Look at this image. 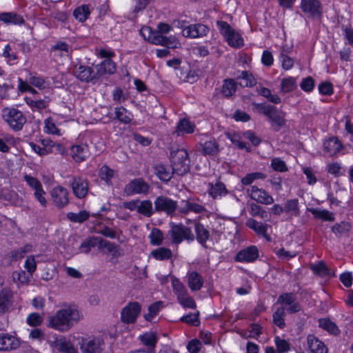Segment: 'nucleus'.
<instances>
[{
  "instance_id": "nucleus-1",
  "label": "nucleus",
  "mask_w": 353,
  "mask_h": 353,
  "mask_svg": "<svg viewBox=\"0 0 353 353\" xmlns=\"http://www.w3.org/2000/svg\"><path fill=\"white\" fill-rule=\"evenodd\" d=\"M81 319L79 311L74 306L61 309L48 319V326L60 332H67Z\"/></svg>"
},
{
  "instance_id": "nucleus-2",
  "label": "nucleus",
  "mask_w": 353,
  "mask_h": 353,
  "mask_svg": "<svg viewBox=\"0 0 353 353\" xmlns=\"http://www.w3.org/2000/svg\"><path fill=\"white\" fill-rule=\"evenodd\" d=\"M253 110L265 116L275 132H279L285 125V113L279 110L274 105L266 103H253Z\"/></svg>"
},
{
  "instance_id": "nucleus-3",
  "label": "nucleus",
  "mask_w": 353,
  "mask_h": 353,
  "mask_svg": "<svg viewBox=\"0 0 353 353\" xmlns=\"http://www.w3.org/2000/svg\"><path fill=\"white\" fill-rule=\"evenodd\" d=\"M171 165L176 174L183 176L190 171V160L187 150L184 148H176L170 152Z\"/></svg>"
},
{
  "instance_id": "nucleus-4",
  "label": "nucleus",
  "mask_w": 353,
  "mask_h": 353,
  "mask_svg": "<svg viewBox=\"0 0 353 353\" xmlns=\"http://www.w3.org/2000/svg\"><path fill=\"white\" fill-rule=\"evenodd\" d=\"M170 229L168 234L170 236L171 241L174 244H179L183 241L186 240L188 242L194 241V234L192 233L190 228H188L181 223L176 224L170 223Z\"/></svg>"
},
{
  "instance_id": "nucleus-5",
  "label": "nucleus",
  "mask_w": 353,
  "mask_h": 353,
  "mask_svg": "<svg viewBox=\"0 0 353 353\" xmlns=\"http://www.w3.org/2000/svg\"><path fill=\"white\" fill-rule=\"evenodd\" d=\"M3 117L14 131L21 130L27 121L23 112L15 108H6L3 109Z\"/></svg>"
},
{
  "instance_id": "nucleus-6",
  "label": "nucleus",
  "mask_w": 353,
  "mask_h": 353,
  "mask_svg": "<svg viewBox=\"0 0 353 353\" xmlns=\"http://www.w3.org/2000/svg\"><path fill=\"white\" fill-rule=\"evenodd\" d=\"M140 33L143 37L149 40L151 43L156 45H161L168 48H175L176 39L174 36L169 37L161 35L159 33H151V29L149 27L143 28Z\"/></svg>"
},
{
  "instance_id": "nucleus-7",
  "label": "nucleus",
  "mask_w": 353,
  "mask_h": 353,
  "mask_svg": "<svg viewBox=\"0 0 353 353\" xmlns=\"http://www.w3.org/2000/svg\"><path fill=\"white\" fill-rule=\"evenodd\" d=\"M154 204L155 211L165 212L169 216H172L177 208V202L165 196H157Z\"/></svg>"
},
{
  "instance_id": "nucleus-8",
  "label": "nucleus",
  "mask_w": 353,
  "mask_h": 353,
  "mask_svg": "<svg viewBox=\"0 0 353 353\" xmlns=\"http://www.w3.org/2000/svg\"><path fill=\"white\" fill-rule=\"evenodd\" d=\"M103 341L100 338H81L79 341L81 353H101Z\"/></svg>"
},
{
  "instance_id": "nucleus-9",
  "label": "nucleus",
  "mask_w": 353,
  "mask_h": 353,
  "mask_svg": "<svg viewBox=\"0 0 353 353\" xmlns=\"http://www.w3.org/2000/svg\"><path fill=\"white\" fill-rule=\"evenodd\" d=\"M150 185L142 178H137L132 180L124 188L126 195L137 194H146L148 193Z\"/></svg>"
},
{
  "instance_id": "nucleus-10",
  "label": "nucleus",
  "mask_w": 353,
  "mask_h": 353,
  "mask_svg": "<svg viewBox=\"0 0 353 353\" xmlns=\"http://www.w3.org/2000/svg\"><path fill=\"white\" fill-rule=\"evenodd\" d=\"M276 303L286 306L285 308L290 314L296 313L301 310V307L296 301V296L293 293L281 294L279 296Z\"/></svg>"
},
{
  "instance_id": "nucleus-11",
  "label": "nucleus",
  "mask_w": 353,
  "mask_h": 353,
  "mask_svg": "<svg viewBox=\"0 0 353 353\" xmlns=\"http://www.w3.org/2000/svg\"><path fill=\"white\" fill-rule=\"evenodd\" d=\"M24 179L27 183L33 190H34V195L37 200L41 203L42 206L46 207L47 205V201L44 196L46 192L43 190L41 182L37 178L27 174L24 176Z\"/></svg>"
},
{
  "instance_id": "nucleus-12",
  "label": "nucleus",
  "mask_w": 353,
  "mask_h": 353,
  "mask_svg": "<svg viewBox=\"0 0 353 353\" xmlns=\"http://www.w3.org/2000/svg\"><path fill=\"white\" fill-rule=\"evenodd\" d=\"M68 191L66 188L57 186L51 191V198L53 204L58 208H63L69 203Z\"/></svg>"
},
{
  "instance_id": "nucleus-13",
  "label": "nucleus",
  "mask_w": 353,
  "mask_h": 353,
  "mask_svg": "<svg viewBox=\"0 0 353 353\" xmlns=\"http://www.w3.org/2000/svg\"><path fill=\"white\" fill-rule=\"evenodd\" d=\"M73 72L74 76L81 81L90 82L98 79L97 72L87 65L77 64Z\"/></svg>"
},
{
  "instance_id": "nucleus-14",
  "label": "nucleus",
  "mask_w": 353,
  "mask_h": 353,
  "mask_svg": "<svg viewBox=\"0 0 353 353\" xmlns=\"http://www.w3.org/2000/svg\"><path fill=\"white\" fill-rule=\"evenodd\" d=\"M141 312V305L137 302L128 303L121 312V319L125 323H134Z\"/></svg>"
},
{
  "instance_id": "nucleus-15",
  "label": "nucleus",
  "mask_w": 353,
  "mask_h": 353,
  "mask_svg": "<svg viewBox=\"0 0 353 353\" xmlns=\"http://www.w3.org/2000/svg\"><path fill=\"white\" fill-rule=\"evenodd\" d=\"M250 198L257 203L269 205L274 203V199L265 190L253 185L248 190Z\"/></svg>"
},
{
  "instance_id": "nucleus-16",
  "label": "nucleus",
  "mask_w": 353,
  "mask_h": 353,
  "mask_svg": "<svg viewBox=\"0 0 353 353\" xmlns=\"http://www.w3.org/2000/svg\"><path fill=\"white\" fill-rule=\"evenodd\" d=\"M301 10L311 17H320L321 6L319 0H301Z\"/></svg>"
},
{
  "instance_id": "nucleus-17",
  "label": "nucleus",
  "mask_w": 353,
  "mask_h": 353,
  "mask_svg": "<svg viewBox=\"0 0 353 353\" xmlns=\"http://www.w3.org/2000/svg\"><path fill=\"white\" fill-rule=\"evenodd\" d=\"M259 256V250L256 246L252 245L239 251L235 261L239 262L250 263L254 261Z\"/></svg>"
},
{
  "instance_id": "nucleus-18",
  "label": "nucleus",
  "mask_w": 353,
  "mask_h": 353,
  "mask_svg": "<svg viewBox=\"0 0 353 353\" xmlns=\"http://www.w3.org/2000/svg\"><path fill=\"white\" fill-rule=\"evenodd\" d=\"M209 31L208 26L198 23L190 25L183 28L182 33L184 37L196 38L205 36Z\"/></svg>"
},
{
  "instance_id": "nucleus-19",
  "label": "nucleus",
  "mask_w": 353,
  "mask_h": 353,
  "mask_svg": "<svg viewBox=\"0 0 353 353\" xmlns=\"http://www.w3.org/2000/svg\"><path fill=\"white\" fill-rule=\"evenodd\" d=\"M70 185L72 192L77 197L82 199L87 195L88 184L86 179L81 177H74Z\"/></svg>"
},
{
  "instance_id": "nucleus-20",
  "label": "nucleus",
  "mask_w": 353,
  "mask_h": 353,
  "mask_svg": "<svg viewBox=\"0 0 353 353\" xmlns=\"http://www.w3.org/2000/svg\"><path fill=\"white\" fill-rule=\"evenodd\" d=\"M195 239L198 243L204 248H207V241L210 238V231L201 223H194Z\"/></svg>"
},
{
  "instance_id": "nucleus-21",
  "label": "nucleus",
  "mask_w": 353,
  "mask_h": 353,
  "mask_svg": "<svg viewBox=\"0 0 353 353\" xmlns=\"http://www.w3.org/2000/svg\"><path fill=\"white\" fill-rule=\"evenodd\" d=\"M19 346L20 341L16 337L9 334H0V350H15Z\"/></svg>"
},
{
  "instance_id": "nucleus-22",
  "label": "nucleus",
  "mask_w": 353,
  "mask_h": 353,
  "mask_svg": "<svg viewBox=\"0 0 353 353\" xmlns=\"http://www.w3.org/2000/svg\"><path fill=\"white\" fill-rule=\"evenodd\" d=\"M245 225L247 227L254 230L258 235H262L267 241H270V237L267 234L268 228L269 227L268 224L259 222L254 219L250 218L246 221Z\"/></svg>"
},
{
  "instance_id": "nucleus-23",
  "label": "nucleus",
  "mask_w": 353,
  "mask_h": 353,
  "mask_svg": "<svg viewBox=\"0 0 353 353\" xmlns=\"http://www.w3.org/2000/svg\"><path fill=\"white\" fill-rule=\"evenodd\" d=\"M307 343L311 353H327L325 344L313 334L307 336Z\"/></svg>"
},
{
  "instance_id": "nucleus-24",
  "label": "nucleus",
  "mask_w": 353,
  "mask_h": 353,
  "mask_svg": "<svg viewBox=\"0 0 353 353\" xmlns=\"http://www.w3.org/2000/svg\"><path fill=\"white\" fill-rule=\"evenodd\" d=\"M98 79L105 74H112L116 71V64L110 59H105L96 65Z\"/></svg>"
},
{
  "instance_id": "nucleus-25",
  "label": "nucleus",
  "mask_w": 353,
  "mask_h": 353,
  "mask_svg": "<svg viewBox=\"0 0 353 353\" xmlns=\"http://www.w3.org/2000/svg\"><path fill=\"white\" fill-rule=\"evenodd\" d=\"M188 284L192 291H198L203 285V277L197 272H191L188 274Z\"/></svg>"
},
{
  "instance_id": "nucleus-26",
  "label": "nucleus",
  "mask_w": 353,
  "mask_h": 353,
  "mask_svg": "<svg viewBox=\"0 0 353 353\" xmlns=\"http://www.w3.org/2000/svg\"><path fill=\"white\" fill-rule=\"evenodd\" d=\"M55 347L61 353H78L77 349L65 337L57 339L54 341Z\"/></svg>"
},
{
  "instance_id": "nucleus-27",
  "label": "nucleus",
  "mask_w": 353,
  "mask_h": 353,
  "mask_svg": "<svg viewBox=\"0 0 353 353\" xmlns=\"http://www.w3.org/2000/svg\"><path fill=\"white\" fill-rule=\"evenodd\" d=\"M342 148V144L336 137H332L324 143V152L329 156L335 155Z\"/></svg>"
},
{
  "instance_id": "nucleus-28",
  "label": "nucleus",
  "mask_w": 353,
  "mask_h": 353,
  "mask_svg": "<svg viewBox=\"0 0 353 353\" xmlns=\"http://www.w3.org/2000/svg\"><path fill=\"white\" fill-rule=\"evenodd\" d=\"M72 158L77 162H81L88 156V147L87 145H76L71 148Z\"/></svg>"
},
{
  "instance_id": "nucleus-29",
  "label": "nucleus",
  "mask_w": 353,
  "mask_h": 353,
  "mask_svg": "<svg viewBox=\"0 0 353 353\" xmlns=\"http://www.w3.org/2000/svg\"><path fill=\"white\" fill-rule=\"evenodd\" d=\"M12 294L10 290L3 289L0 292V314L5 313L12 303Z\"/></svg>"
},
{
  "instance_id": "nucleus-30",
  "label": "nucleus",
  "mask_w": 353,
  "mask_h": 353,
  "mask_svg": "<svg viewBox=\"0 0 353 353\" xmlns=\"http://www.w3.org/2000/svg\"><path fill=\"white\" fill-rule=\"evenodd\" d=\"M182 204L183 206L180 208L179 212L183 214H188L190 212L202 213L205 211V208L203 205L190 201H183Z\"/></svg>"
},
{
  "instance_id": "nucleus-31",
  "label": "nucleus",
  "mask_w": 353,
  "mask_h": 353,
  "mask_svg": "<svg viewBox=\"0 0 353 353\" xmlns=\"http://www.w3.org/2000/svg\"><path fill=\"white\" fill-rule=\"evenodd\" d=\"M194 125L186 119H183L179 121L177 124L174 133L177 136L183 135L184 134H190L194 132Z\"/></svg>"
},
{
  "instance_id": "nucleus-32",
  "label": "nucleus",
  "mask_w": 353,
  "mask_h": 353,
  "mask_svg": "<svg viewBox=\"0 0 353 353\" xmlns=\"http://www.w3.org/2000/svg\"><path fill=\"white\" fill-rule=\"evenodd\" d=\"M0 21L7 24L20 25L24 23L23 17L14 12H2L0 13Z\"/></svg>"
},
{
  "instance_id": "nucleus-33",
  "label": "nucleus",
  "mask_w": 353,
  "mask_h": 353,
  "mask_svg": "<svg viewBox=\"0 0 353 353\" xmlns=\"http://www.w3.org/2000/svg\"><path fill=\"white\" fill-rule=\"evenodd\" d=\"M319 327L326 330L331 334L339 335L340 334V330L335 323L332 321L330 319L324 318L319 319Z\"/></svg>"
},
{
  "instance_id": "nucleus-34",
  "label": "nucleus",
  "mask_w": 353,
  "mask_h": 353,
  "mask_svg": "<svg viewBox=\"0 0 353 353\" xmlns=\"http://www.w3.org/2000/svg\"><path fill=\"white\" fill-rule=\"evenodd\" d=\"M154 168L155 174L161 180L164 181H169L172 179L173 174L175 173L172 169L171 171L170 168L162 164L157 165Z\"/></svg>"
},
{
  "instance_id": "nucleus-35",
  "label": "nucleus",
  "mask_w": 353,
  "mask_h": 353,
  "mask_svg": "<svg viewBox=\"0 0 353 353\" xmlns=\"http://www.w3.org/2000/svg\"><path fill=\"white\" fill-rule=\"evenodd\" d=\"M210 188L208 190L210 195L214 199L225 196L228 193L225 185L222 182H216L214 185L210 183Z\"/></svg>"
},
{
  "instance_id": "nucleus-36",
  "label": "nucleus",
  "mask_w": 353,
  "mask_h": 353,
  "mask_svg": "<svg viewBox=\"0 0 353 353\" xmlns=\"http://www.w3.org/2000/svg\"><path fill=\"white\" fill-rule=\"evenodd\" d=\"M154 211L155 210L152 208V203L150 200H139L138 203V213L145 217H150Z\"/></svg>"
},
{
  "instance_id": "nucleus-37",
  "label": "nucleus",
  "mask_w": 353,
  "mask_h": 353,
  "mask_svg": "<svg viewBox=\"0 0 353 353\" xmlns=\"http://www.w3.org/2000/svg\"><path fill=\"white\" fill-rule=\"evenodd\" d=\"M150 255L157 260H168L172 256V252L170 249L161 247L152 251Z\"/></svg>"
},
{
  "instance_id": "nucleus-38",
  "label": "nucleus",
  "mask_w": 353,
  "mask_h": 353,
  "mask_svg": "<svg viewBox=\"0 0 353 353\" xmlns=\"http://www.w3.org/2000/svg\"><path fill=\"white\" fill-rule=\"evenodd\" d=\"M315 218L327 221H334V217L332 212L327 210H321L318 208H308Z\"/></svg>"
},
{
  "instance_id": "nucleus-39",
  "label": "nucleus",
  "mask_w": 353,
  "mask_h": 353,
  "mask_svg": "<svg viewBox=\"0 0 353 353\" xmlns=\"http://www.w3.org/2000/svg\"><path fill=\"white\" fill-rule=\"evenodd\" d=\"M311 270L313 272L319 276H332L334 274L331 272L330 270L327 268L325 263L323 261L319 262L317 264L311 265Z\"/></svg>"
},
{
  "instance_id": "nucleus-40",
  "label": "nucleus",
  "mask_w": 353,
  "mask_h": 353,
  "mask_svg": "<svg viewBox=\"0 0 353 353\" xmlns=\"http://www.w3.org/2000/svg\"><path fill=\"white\" fill-rule=\"evenodd\" d=\"M204 155H217L219 152V144L214 141H209L201 145Z\"/></svg>"
},
{
  "instance_id": "nucleus-41",
  "label": "nucleus",
  "mask_w": 353,
  "mask_h": 353,
  "mask_svg": "<svg viewBox=\"0 0 353 353\" xmlns=\"http://www.w3.org/2000/svg\"><path fill=\"white\" fill-rule=\"evenodd\" d=\"M285 316V308L282 306L278 307L273 314V323L279 328L283 329L285 327L284 317Z\"/></svg>"
},
{
  "instance_id": "nucleus-42",
  "label": "nucleus",
  "mask_w": 353,
  "mask_h": 353,
  "mask_svg": "<svg viewBox=\"0 0 353 353\" xmlns=\"http://www.w3.org/2000/svg\"><path fill=\"white\" fill-rule=\"evenodd\" d=\"M50 52L54 56H68L69 54V45L63 41L57 42L56 45L51 48Z\"/></svg>"
},
{
  "instance_id": "nucleus-43",
  "label": "nucleus",
  "mask_w": 353,
  "mask_h": 353,
  "mask_svg": "<svg viewBox=\"0 0 353 353\" xmlns=\"http://www.w3.org/2000/svg\"><path fill=\"white\" fill-rule=\"evenodd\" d=\"M90 11L88 5H82L77 8L73 12L74 17L80 22L85 21L90 16Z\"/></svg>"
},
{
  "instance_id": "nucleus-44",
  "label": "nucleus",
  "mask_w": 353,
  "mask_h": 353,
  "mask_svg": "<svg viewBox=\"0 0 353 353\" xmlns=\"http://www.w3.org/2000/svg\"><path fill=\"white\" fill-rule=\"evenodd\" d=\"M236 85L233 79H229L224 81L221 92L225 97H230L232 96L236 92Z\"/></svg>"
},
{
  "instance_id": "nucleus-45",
  "label": "nucleus",
  "mask_w": 353,
  "mask_h": 353,
  "mask_svg": "<svg viewBox=\"0 0 353 353\" xmlns=\"http://www.w3.org/2000/svg\"><path fill=\"white\" fill-rule=\"evenodd\" d=\"M238 79L240 80L239 85L242 87H252L256 84L255 79L248 71H242Z\"/></svg>"
},
{
  "instance_id": "nucleus-46",
  "label": "nucleus",
  "mask_w": 353,
  "mask_h": 353,
  "mask_svg": "<svg viewBox=\"0 0 353 353\" xmlns=\"http://www.w3.org/2000/svg\"><path fill=\"white\" fill-rule=\"evenodd\" d=\"M98 244L100 248H106L109 252H113L115 256L121 255V251L118 250L119 246L114 243L98 238Z\"/></svg>"
},
{
  "instance_id": "nucleus-47",
  "label": "nucleus",
  "mask_w": 353,
  "mask_h": 353,
  "mask_svg": "<svg viewBox=\"0 0 353 353\" xmlns=\"http://www.w3.org/2000/svg\"><path fill=\"white\" fill-rule=\"evenodd\" d=\"M266 177V175L264 173L260 172H252L247 174L245 176H243L241 182L243 185H250L254 181L258 179H264Z\"/></svg>"
},
{
  "instance_id": "nucleus-48",
  "label": "nucleus",
  "mask_w": 353,
  "mask_h": 353,
  "mask_svg": "<svg viewBox=\"0 0 353 353\" xmlns=\"http://www.w3.org/2000/svg\"><path fill=\"white\" fill-rule=\"evenodd\" d=\"M225 39L230 46L241 48L243 46V38L235 30L228 37H226Z\"/></svg>"
},
{
  "instance_id": "nucleus-49",
  "label": "nucleus",
  "mask_w": 353,
  "mask_h": 353,
  "mask_svg": "<svg viewBox=\"0 0 353 353\" xmlns=\"http://www.w3.org/2000/svg\"><path fill=\"white\" fill-rule=\"evenodd\" d=\"M67 218L72 222L83 223L88 219L90 214L85 210H81L79 213L68 212L66 215Z\"/></svg>"
},
{
  "instance_id": "nucleus-50",
  "label": "nucleus",
  "mask_w": 353,
  "mask_h": 353,
  "mask_svg": "<svg viewBox=\"0 0 353 353\" xmlns=\"http://www.w3.org/2000/svg\"><path fill=\"white\" fill-rule=\"evenodd\" d=\"M115 117L121 122L126 124L130 123L132 120L130 113L123 107L115 108Z\"/></svg>"
},
{
  "instance_id": "nucleus-51",
  "label": "nucleus",
  "mask_w": 353,
  "mask_h": 353,
  "mask_svg": "<svg viewBox=\"0 0 353 353\" xmlns=\"http://www.w3.org/2000/svg\"><path fill=\"white\" fill-rule=\"evenodd\" d=\"M285 212L292 213L295 216H299V201L294 199L288 200L285 203Z\"/></svg>"
},
{
  "instance_id": "nucleus-52",
  "label": "nucleus",
  "mask_w": 353,
  "mask_h": 353,
  "mask_svg": "<svg viewBox=\"0 0 353 353\" xmlns=\"http://www.w3.org/2000/svg\"><path fill=\"white\" fill-rule=\"evenodd\" d=\"M250 213L253 216H260L263 219H268V213L263 209V208L256 203H252L250 205Z\"/></svg>"
},
{
  "instance_id": "nucleus-53",
  "label": "nucleus",
  "mask_w": 353,
  "mask_h": 353,
  "mask_svg": "<svg viewBox=\"0 0 353 353\" xmlns=\"http://www.w3.org/2000/svg\"><path fill=\"white\" fill-rule=\"evenodd\" d=\"M141 342L146 346L154 347L157 342L156 334L153 332H146L139 336Z\"/></svg>"
},
{
  "instance_id": "nucleus-54",
  "label": "nucleus",
  "mask_w": 353,
  "mask_h": 353,
  "mask_svg": "<svg viewBox=\"0 0 353 353\" xmlns=\"http://www.w3.org/2000/svg\"><path fill=\"white\" fill-rule=\"evenodd\" d=\"M226 136L231 142L236 145L239 149H245L247 152H250V148L246 145L245 142L241 140V137L239 134L227 133Z\"/></svg>"
},
{
  "instance_id": "nucleus-55",
  "label": "nucleus",
  "mask_w": 353,
  "mask_h": 353,
  "mask_svg": "<svg viewBox=\"0 0 353 353\" xmlns=\"http://www.w3.org/2000/svg\"><path fill=\"white\" fill-rule=\"evenodd\" d=\"M296 88V79L294 77H290L285 78L281 81V88L283 92H289L292 91Z\"/></svg>"
},
{
  "instance_id": "nucleus-56",
  "label": "nucleus",
  "mask_w": 353,
  "mask_h": 353,
  "mask_svg": "<svg viewBox=\"0 0 353 353\" xmlns=\"http://www.w3.org/2000/svg\"><path fill=\"white\" fill-rule=\"evenodd\" d=\"M98 244V238L92 237L85 239L80 245L79 250L81 252L88 253L92 248Z\"/></svg>"
},
{
  "instance_id": "nucleus-57",
  "label": "nucleus",
  "mask_w": 353,
  "mask_h": 353,
  "mask_svg": "<svg viewBox=\"0 0 353 353\" xmlns=\"http://www.w3.org/2000/svg\"><path fill=\"white\" fill-rule=\"evenodd\" d=\"M149 239L152 245H159L163 242V232L158 228H153L150 234L149 235Z\"/></svg>"
},
{
  "instance_id": "nucleus-58",
  "label": "nucleus",
  "mask_w": 353,
  "mask_h": 353,
  "mask_svg": "<svg viewBox=\"0 0 353 353\" xmlns=\"http://www.w3.org/2000/svg\"><path fill=\"white\" fill-rule=\"evenodd\" d=\"M26 103L32 109L36 110H43L45 109L48 105V101L43 100V99H39V100H33L32 99L26 97L25 99Z\"/></svg>"
},
{
  "instance_id": "nucleus-59",
  "label": "nucleus",
  "mask_w": 353,
  "mask_h": 353,
  "mask_svg": "<svg viewBox=\"0 0 353 353\" xmlns=\"http://www.w3.org/2000/svg\"><path fill=\"white\" fill-rule=\"evenodd\" d=\"M172 285L174 293L177 295V299L182 296H185L188 293L187 289L183 284L178 279H174L172 281Z\"/></svg>"
},
{
  "instance_id": "nucleus-60",
  "label": "nucleus",
  "mask_w": 353,
  "mask_h": 353,
  "mask_svg": "<svg viewBox=\"0 0 353 353\" xmlns=\"http://www.w3.org/2000/svg\"><path fill=\"white\" fill-rule=\"evenodd\" d=\"M114 170L107 165H103L99 170V176L101 180H103L108 184H110V181L114 176Z\"/></svg>"
},
{
  "instance_id": "nucleus-61",
  "label": "nucleus",
  "mask_w": 353,
  "mask_h": 353,
  "mask_svg": "<svg viewBox=\"0 0 353 353\" xmlns=\"http://www.w3.org/2000/svg\"><path fill=\"white\" fill-rule=\"evenodd\" d=\"M177 299L179 303L185 308L194 309L196 307L194 300L188 295V293L185 294V296L179 297Z\"/></svg>"
},
{
  "instance_id": "nucleus-62",
  "label": "nucleus",
  "mask_w": 353,
  "mask_h": 353,
  "mask_svg": "<svg viewBox=\"0 0 353 353\" xmlns=\"http://www.w3.org/2000/svg\"><path fill=\"white\" fill-rule=\"evenodd\" d=\"M199 312L196 313H190L182 316L180 321L187 324L196 326L199 324Z\"/></svg>"
},
{
  "instance_id": "nucleus-63",
  "label": "nucleus",
  "mask_w": 353,
  "mask_h": 353,
  "mask_svg": "<svg viewBox=\"0 0 353 353\" xmlns=\"http://www.w3.org/2000/svg\"><path fill=\"white\" fill-rule=\"evenodd\" d=\"M271 167L274 171L281 172L288 170L285 163L280 158H274L271 161Z\"/></svg>"
},
{
  "instance_id": "nucleus-64",
  "label": "nucleus",
  "mask_w": 353,
  "mask_h": 353,
  "mask_svg": "<svg viewBox=\"0 0 353 353\" xmlns=\"http://www.w3.org/2000/svg\"><path fill=\"white\" fill-rule=\"evenodd\" d=\"M275 345L279 353H285L290 350L289 343L279 336L275 337Z\"/></svg>"
}]
</instances>
